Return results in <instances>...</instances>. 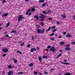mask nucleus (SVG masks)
I'll list each match as a JSON object with an SVG mask.
<instances>
[{
  "label": "nucleus",
  "mask_w": 75,
  "mask_h": 75,
  "mask_svg": "<svg viewBox=\"0 0 75 75\" xmlns=\"http://www.w3.org/2000/svg\"><path fill=\"white\" fill-rule=\"evenodd\" d=\"M36 48L37 49V50H39V47H36Z\"/></svg>",
  "instance_id": "obj_52"
},
{
  "label": "nucleus",
  "mask_w": 75,
  "mask_h": 75,
  "mask_svg": "<svg viewBox=\"0 0 75 75\" xmlns=\"http://www.w3.org/2000/svg\"><path fill=\"white\" fill-rule=\"evenodd\" d=\"M50 51H52V52H54L55 51V49L54 47H52L51 48H50L49 50Z\"/></svg>",
  "instance_id": "obj_4"
},
{
  "label": "nucleus",
  "mask_w": 75,
  "mask_h": 75,
  "mask_svg": "<svg viewBox=\"0 0 75 75\" xmlns=\"http://www.w3.org/2000/svg\"><path fill=\"white\" fill-rule=\"evenodd\" d=\"M13 61L14 62V63H15V64H16V63H17V61L16 59H14L13 60Z\"/></svg>",
  "instance_id": "obj_17"
},
{
  "label": "nucleus",
  "mask_w": 75,
  "mask_h": 75,
  "mask_svg": "<svg viewBox=\"0 0 75 75\" xmlns=\"http://www.w3.org/2000/svg\"><path fill=\"white\" fill-rule=\"evenodd\" d=\"M31 13H25V14H26V15H31Z\"/></svg>",
  "instance_id": "obj_26"
},
{
  "label": "nucleus",
  "mask_w": 75,
  "mask_h": 75,
  "mask_svg": "<svg viewBox=\"0 0 75 75\" xmlns=\"http://www.w3.org/2000/svg\"><path fill=\"white\" fill-rule=\"evenodd\" d=\"M33 66V63H30V64H29V67H32V66Z\"/></svg>",
  "instance_id": "obj_18"
},
{
  "label": "nucleus",
  "mask_w": 75,
  "mask_h": 75,
  "mask_svg": "<svg viewBox=\"0 0 75 75\" xmlns=\"http://www.w3.org/2000/svg\"><path fill=\"white\" fill-rule=\"evenodd\" d=\"M55 28V26H53L52 27L51 29L52 30H54Z\"/></svg>",
  "instance_id": "obj_31"
},
{
  "label": "nucleus",
  "mask_w": 75,
  "mask_h": 75,
  "mask_svg": "<svg viewBox=\"0 0 75 75\" xmlns=\"http://www.w3.org/2000/svg\"><path fill=\"white\" fill-rule=\"evenodd\" d=\"M34 37H33V36H32V40L33 41L34 40Z\"/></svg>",
  "instance_id": "obj_45"
},
{
  "label": "nucleus",
  "mask_w": 75,
  "mask_h": 75,
  "mask_svg": "<svg viewBox=\"0 0 75 75\" xmlns=\"http://www.w3.org/2000/svg\"><path fill=\"white\" fill-rule=\"evenodd\" d=\"M9 25H10V22H8V24L6 25V28H7V27H8L9 26Z\"/></svg>",
  "instance_id": "obj_20"
},
{
  "label": "nucleus",
  "mask_w": 75,
  "mask_h": 75,
  "mask_svg": "<svg viewBox=\"0 0 75 75\" xmlns=\"http://www.w3.org/2000/svg\"><path fill=\"white\" fill-rule=\"evenodd\" d=\"M3 16L4 17H6V16H7L8 15V13H3Z\"/></svg>",
  "instance_id": "obj_10"
},
{
  "label": "nucleus",
  "mask_w": 75,
  "mask_h": 75,
  "mask_svg": "<svg viewBox=\"0 0 75 75\" xmlns=\"http://www.w3.org/2000/svg\"><path fill=\"white\" fill-rule=\"evenodd\" d=\"M30 47V44L28 45L27 46V47H28V48H29Z\"/></svg>",
  "instance_id": "obj_44"
},
{
  "label": "nucleus",
  "mask_w": 75,
  "mask_h": 75,
  "mask_svg": "<svg viewBox=\"0 0 75 75\" xmlns=\"http://www.w3.org/2000/svg\"><path fill=\"white\" fill-rule=\"evenodd\" d=\"M2 56L3 57H6V54H4Z\"/></svg>",
  "instance_id": "obj_37"
},
{
  "label": "nucleus",
  "mask_w": 75,
  "mask_h": 75,
  "mask_svg": "<svg viewBox=\"0 0 75 75\" xmlns=\"http://www.w3.org/2000/svg\"><path fill=\"white\" fill-rule=\"evenodd\" d=\"M43 20H44V19H41L40 21H43Z\"/></svg>",
  "instance_id": "obj_54"
},
{
  "label": "nucleus",
  "mask_w": 75,
  "mask_h": 75,
  "mask_svg": "<svg viewBox=\"0 0 75 75\" xmlns=\"http://www.w3.org/2000/svg\"><path fill=\"white\" fill-rule=\"evenodd\" d=\"M6 37H9L8 35H6Z\"/></svg>",
  "instance_id": "obj_49"
},
{
  "label": "nucleus",
  "mask_w": 75,
  "mask_h": 75,
  "mask_svg": "<svg viewBox=\"0 0 75 75\" xmlns=\"http://www.w3.org/2000/svg\"><path fill=\"white\" fill-rule=\"evenodd\" d=\"M25 1L26 2H28V1H30V0H25Z\"/></svg>",
  "instance_id": "obj_48"
},
{
  "label": "nucleus",
  "mask_w": 75,
  "mask_h": 75,
  "mask_svg": "<svg viewBox=\"0 0 75 75\" xmlns=\"http://www.w3.org/2000/svg\"><path fill=\"white\" fill-rule=\"evenodd\" d=\"M55 69L52 68L51 69H50V71H54L55 70Z\"/></svg>",
  "instance_id": "obj_38"
},
{
  "label": "nucleus",
  "mask_w": 75,
  "mask_h": 75,
  "mask_svg": "<svg viewBox=\"0 0 75 75\" xmlns=\"http://www.w3.org/2000/svg\"><path fill=\"white\" fill-rule=\"evenodd\" d=\"M57 24H60V23L59 21L57 22Z\"/></svg>",
  "instance_id": "obj_46"
},
{
  "label": "nucleus",
  "mask_w": 75,
  "mask_h": 75,
  "mask_svg": "<svg viewBox=\"0 0 75 75\" xmlns=\"http://www.w3.org/2000/svg\"><path fill=\"white\" fill-rule=\"evenodd\" d=\"M62 17L63 18H66L67 17H66V16H65V15H64L62 16Z\"/></svg>",
  "instance_id": "obj_36"
},
{
  "label": "nucleus",
  "mask_w": 75,
  "mask_h": 75,
  "mask_svg": "<svg viewBox=\"0 0 75 75\" xmlns=\"http://www.w3.org/2000/svg\"><path fill=\"white\" fill-rule=\"evenodd\" d=\"M1 39L2 40H4V38L3 37H2V38Z\"/></svg>",
  "instance_id": "obj_56"
},
{
  "label": "nucleus",
  "mask_w": 75,
  "mask_h": 75,
  "mask_svg": "<svg viewBox=\"0 0 75 75\" xmlns=\"http://www.w3.org/2000/svg\"><path fill=\"white\" fill-rule=\"evenodd\" d=\"M71 37V35H70L69 34H68L66 35V37Z\"/></svg>",
  "instance_id": "obj_11"
},
{
  "label": "nucleus",
  "mask_w": 75,
  "mask_h": 75,
  "mask_svg": "<svg viewBox=\"0 0 75 75\" xmlns=\"http://www.w3.org/2000/svg\"><path fill=\"white\" fill-rule=\"evenodd\" d=\"M40 16L39 17H38V16H34V17L35 18H36L37 20H39V18H43V19H45V17H45L44 15H43L41 13L40 14Z\"/></svg>",
  "instance_id": "obj_1"
},
{
  "label": "nucleus",
  "mask_w": 75,
  "mask_h": 75,
  "mask_svg": "<svg viewBox=\"0 0 75 75\" xmlns=\"http://www.w3.org/2000/svg\"><path fill=\"white\" fill-rule=\"evenodd\" d=\"M62 64L64 65H68V64H69V63H63Z\"/></svg>",
  "instance_id": "obj_28"
},
{
  "label": "nucleus",
  "mask_w": 75,
  "mask_h": 75,
  "mask_svg": "<svg viewBox=\"0 0 75 75\" xmlns=\"http://www.w3.org/2000/svg\"><path fill=\"white\" fill-rule=\"evenodd\" d=\"M61 55H62V54H61V53H60L58 55L57 57L56 58H59V57H60L61 56Z\"/></svg>",
  "instance_id": "obj_12"
},
{
  "label": "nucleus",
  "mask_w": 75,
  "mask_h": 75,
  "mask_svg": "<svg viewBox=\"0 0 75 75\" xmlns=\"http://www.w3.org/2000/svg\"><path fill=\"white\" fill-rule=\"evenodd\" d=\"M35 8H33L32 9V11H35Z\"/></svg>",
  "instance_id": "obj_27"
},
{
  "label": "nucleus",
  "mask_w": 75,
  "mask_h": 75,
  "mask_svg": "<svg viewBox=\"0 0 75 75\" xmlns=\"http://www.w3.org/2000/svg\"><path fill=\"white\" fill-rule=\"evenodd\" d=\"M57 29H54V30H52V32L53 33H54V32H55V31H56Z\"/></svg>",
  "instance_id": "obj_35"
},
{
  "label": "nucleus",
  "mask_w": 75,
  "mask_h": 75,
  "mask_svg": "<svg viewBox=\"0 0 75 75\" xmlns=\"http://www.w3.org/2000/svg\"><path fill=\"white\" fill-rule=\"evenodd\" d=\"M63 34H64V35H65V34H66V32H63Z\"/></svg>",
  "instance_id": "obj_51"
},
{
  "label": "nucleus",
  "mask_w": 75,
  "mask_h": 75,
  "mask_svg": "<svg viewBox=\"0 0 75 75\" xmlns=\"http://www.w3.org/2000/svg\"><path fill=\"white\" fill-rule=\"evenodd\" d=\"M54 35V33H52V34L50 35V36H52V35Z\"/></svg>",
  "instance_id": "obj_43"
},
{
  "label": "nucleus",
  "mask_w": 75,
  "mask_h": 75,
  "mask_svg": "<svg viewBox=\"0 0 75 75\" xmlns=\"http://www.w3.org/2000/svg\"><path fill=\"white\" fill-rule=\"evenodd\" d=\"M48 20H49L50 21L52 20V18H48Z\"/></svg>",
  "instance_id": "obj_30"
},
{
  "label": "nucleus",
  "mask_w": 75,
  "mask_h": 75,
  "mask_svg": "<svg viewBox=\"0 0 75 75\" xmlns=\"http://www.w3.org/2000/svg\"><path fill=\"white\" fill-rule=\"evenodd\" d=\"M2 74H5V71H4L2 72Z\"/></svg>",
  "instance_id": "obj_61"
},
{
  "label": "nucleus",
  "mask_w": 75,
  "mask_h": 75,
  "mask_svg": "<svg viewBox=\"0 0 75 75\" xmlns=\"http://www.w3.org/2000/svg\"><path fill=\"white\" fill-rule=\"evenodd\" d=\"M34 74H36L37 75V74H38V72L37 71L35 72H34Z\"/></svg>",
  "instance_id": "obj_42"
},
{
  "label": "nucleus",
  "mask_w": 75,
  "mask_h": 75,
  "mask_svg": "<svg viewBox=\"0 0 75 75\" xmlns=\"http://www.w3.org/2000/svg\"><path fill=\"white\" fill-rule=\"evenodd\" d=\"M51 13V11H47V13Z\"/></svg>",
  "instance_id": "obj_39"
},
{
  "label": "nucleus",
  "mask_w": 75,
  "mask_h": 75,
  "mask_svg": "<svg viewBox=\"0 0 75 75\" xmlns=\"http://www.w3.org/2000/svg\"><path fill=\"white\" fill-rule=\"evenodd\" d=\"M22 18H23V15H21L18 17V21H20V20H21Z\"/></svg>",
  "instance_id": "obj_5"
},
{
  "label": "nucleus",
  "mask_w": 75,
  "mask_h": 75,
  "mask_svg": "<svg viewBox=\"0 0 75 75\" xmlns=\"http://www.w3.org/2000/svg\"><path fill=\"white\" fill-rule=\"evenodd\" d=\"M44 31H45V29H42V31L40 29H38L37 30V32L38 33H44Z\"/></svg>",
  "instance_id": "obj_2"
},
{
  "label": "nucleus",
  "mask_w": 75,
  "mask_h": 75,
  "mask_svg": "<svg viewBox=\"0 0 75 75\" xmlns=\"http://www.w3.org/2000/svg\"><path fill=\"white\" fill-rule=\"evenodd\" d=\"M48 74V73H47V72H45V74Z\"/></svg>",
  "instance_id": "obj_63"
},
{
  "label": "nucleus",
  "mask_w": 75,
  "mask_h": 75,
  "mask_svg": "<svg viewBox=\"0 0 75 75\" xmlns=\"http://www.w3.org/2000/svg\"><path fill=\"white\" fill-rule=\"evenodd\" d=\"M13 71L10 70L8 72L7 74L8 75H12L13 74Z\"/></svg>",
  "instance_id": "obj_3"
},
{
  "label": "nucleus",
  "mask_w": 75,
  "mask_h": 75,
  "mask_svg": "<svg viewBox=\"0 0 75 75\" xmlns=\"http://www.w3.org/2000/svg\"><path fill=\"white\" fill-rule=\"evenodd\" d=\"M73 18L74 19V20H75V15L73 16Z\"/></svg>",
  "instance_id": "obj_53"
},
{
  "label": "nucleus",
  "mask_w": 75,
  "mask_h": 75,
  "mask_svg": "<svg viewBox=\"0 0 75 75\" xmlns=\"http://www.w3.org/2000/svg\"><path fill=\"white\" fill-rule=\"evenodd\" d=\"M67 61V60H64V62H66Z\"/></svg>",
  "instance_id": "obj_60"
},
{
  "label": "nucleus",
  "mask_w": 75,
  "mask_h": 75,
  "mask_svg": "<svg viewBox=\"0 0 75 75\" xmlns=\"http://www.w3.org/2000/svg\"><path fill=\"white\" fill-rule=\"evenodd\" d=\"M45 4H46V3H45L44 4H42V7H44V6H45Z\"/></svg>",
  "instance_id": "obj_32"
},
{
  "label": "nucleus",
  "mask_w": 75,
  "mask_h": 75,
  "mask_svg": "<svg viewBox=\"0 0 75 75\" xmlns=\"http://www.w3.org/2000/svg\"><path fill=\"white\" fill-rule=\"evenodd\" d=\"M50 40L52 41H53L55 40V38H51Z\"/></svg>",
  "instance_id": "obj_33"
},
{
  "label": "nucleus",
  "mask_w": 75,
  "mask_h": 75,
  "mask_svg": "<svg viewBox=\"0 0 75 75\" xmlns=\"http://www.w3.org/2000/svg\"><path fill=\"white\" fill-rule=\"evenodd\" d=\"M60 45H64V42H62L60 43Z\"/></svg>",
  "instance_id": "obj_16"
},
{
  "label": "nucleus",
  "mask_w": 75,
  "mask_h": 75,
  "mask_svg": "<svg viewBox=\"0 0 75 75\" xmlns=\"http://www.w3.org/2000/svg\"><path fill=\"white\" fill-rule=\"evenodd\" d=\"M24 44H25L24 43H23L22 44H21V46H23V45H24Z\"/></svg>",
  "instance_id": "obj_40"
},
{
  "label": "nucleus",
  "mask_w": 75,
  "mask_h": 75,
  "mask_svg": "<svg viewBox=\"0 0 75 75\" xmlns=\"http://www.w3.org/2000/svg\"><path fill=\"white\" fill-rule=\"evenodd\" d=\"M2 51L4 52H7L8 51V49H4L2 50Z\"/></svg>",
  "instance_id": "obj_6"
},
{
  "label": "nucleus",
  "mask_w": 75,
  "mask_h": 75,
  "mask_svg": "<svg viewBox=\"0 0 75 75\" xmlns=\"http://www.w3.org/2000/svg\"><path fill=\"white\" fill-rule=\"evenodd\" d=\"M41 24L42 26H44V23L42 22L41 23Z\"/></svg>",
  "instance_id": "obj_29"
},
{
  "label": "nucleus",
  "mask_w": 75,
  "mask_h": 75,
  "mask_svg": "<svg viewBox=\"0 0 75 75\" xmlns=\"http://www.w3.org/2000/svg\"><path fill=\"white\" fill-rule=\"evenodd\" d=\"M19 53H20V54H22V52H20Z\"/></svg>",
  "instance_id": "obj_59"
},
{
  "label": "nucleus",
  "mask_w": 75,
  "mask_h": 75,
  "mask_svg": "<svg viewBox=\"0 0 75 75\" xmlns=\"http://www.w3.org/2000/svg\"><path fill=\"white\" fill-rule=\"evenodd\" d=\"M6 0H3V1H2V2L3 3V4H4V3H6Z\"/></svg>",
  "instance_id": "obj_34"
},
{
  "label": "nucleus",
  "mask_w": 75,
  "mask_h": 75,
  "mask_svg": "<svg viewBox=\"0 0 75 75\" xmlns=\"http://www.w3.org/2000/svg\"><path fill=\"white\" fill-rule=\"evenodd\" d=\"M44 0H39V3H42V2H44Z\"/></svg>",
  "instance_id": "obj_13"
},
{
  "label": "nucleus",
  "mask_w": 75,
  "mask_h": 75,
  "mask_svg": "<svg viewBox=\"0 0 75 75\" xmlns=\"http://www.w3.org/2000/svg\"><path fill=\"white\" fill-rule=\"evenodd\" d=\"M72 44H75V42H73L71 43Z\"/></svg>",
  "instance_id": "obj_47"
},
{
  "label": "nucleus",
  "mask_w": 75,
  "mask_h": 75,
  "mask_svg": "<svg viewBox=\"0 0 75 75\" xmlns=\"http://www.w3.org/2000/svg\"><path fill=\"white\" fill-rule=\"evenodd\" d=\"M20 51H18H18H17V52H19V53H20Z\"/></svg>",
  "instance_id": "obj_58"
},
{
  "label": "nucleus",
  "mask_w": 75,
  "mask_h": 75,
  "mask_svg": "<svg viewBox=\"0 0 75 75\" xmlns=\"http://www.w3.org/2000/svg\"><path fill=\"white\" fill-rule=\"evenodd\" d=\"M42 57H38V59L39 60L40 62H42V61H41L42 60Z\"/></svg>",
  "instance_id": "obj_9"
},
{
  "label": "nucleus",
  "mask_w": 75,
  "mask_h": 75,
  "mask_svg": "<svg viewBox=\"0 0 75 75\" xmlns=\"http://www.w3.org/2000/svg\"><path fill=\"white\" fill-rule=\"evenodd\" d=\"M48 48H51V46H47Z\"/></svg>",
  "instance_id": "obj_41"
},
{
  "label": "nucleus",
  "mask_w": 75,
  "mask_h": 75,
  "mask_svg": "<svg viewBox=\"0 0 75 75\" xmlns=\"http://www.w3.org/2000/svg\"><path fill=\"white\" fill-rule=\"evenodd\" d=\"M65 47H70V45H69V44H68L65 45Z\"/></svg>",
  "instance_id": "obj_25"
},
{
  "label": "nucleus",
  "mask_w": 75,
  "mask_h": 75,
  "mask_svg": "<svg viewBox=\"0 0 75 75\" xmlns=\"http://www.w3.org/2000/svg\"><path fill=\"white\" fill-rule=\"evenodd\" d=\"M14 33V30H12L11 32V33Z\"/></svg>",
  "instance_id": "obj_62"
},
{
  "label": "nucleus",
  "mask_w": 75,
  "mask_h": 75,
  "mask_svg": "<svg viewBox=\"0 0 75 75\" xmlns=\"http://www.w3.org/2000/svg\"><path fill=\"white\" fill-rule=\"evenodd\" d=\"M37 37V35H35V37Z\"/></svg>",
  "instance_id": "obj_64"
},
{
  "label": "nucleus",
  "mask_w": 75,
  "mask_h": 75,
  "mask_svg": "<svg viewBox=\"0 0 75 75\" xmlns=\"http://www.w3.org/2000/svg\"><path fill=\"white\" fill-rule=\"evenodd\" d=\"M62 36H59V37L58 38H62Z\"/></svg>",
  "instance_id": "obj_50"
},
{
  "label": "nucleus",
  "mask_w": 75,
  "mask_h": 75,
  "mask_svg": "<svg viewBox=\"0 0 75 75\" xmlns=\"http://www.w3.org/2000/svg\"><path fill=\"white\" fill-rule=\"evenodd\" d=\"M24 72H19L18 73V74H23Z\"/></svg>",
  "instance_id": "obj_21"
},
{
  "label": "nucleus",
  "mask_w": 75,
  "mask_h": 75,
  "mask_svg": "<svg viewBox=\"0 0 75 75\" xmlns=\"http://www.w3.org/2000/svg\"><path fill=\"white\" fill-rule=\"evenodd\" d=\"M42 13L44 14H47V13L46 12H45V11H42Z\"/></svg>",
  "instance_id": "obj_19"
},
{
  "label": "nucleus",
  "mask_w": 75,
  "mask_h": 75,
  "mask_svg": "<svg viewBox=\"0 0 75 75\" xmlns=\"http://www.w3.org/2000/svg\"><path fill=\"white\" fill-rule=\"evenodd\" d=\"M17 32V31L15 30V31H14V33H16Z\"/></svg>",
  "instance_id": "obj_57"
},
{
  "label": "nucleus",
  "mask_w": 75,
  "mask_h": 75,
  "mask_svg": "<svg viewBox=\"0 0 75 75\" xmlns=\"http://www.w3.org/2000/svg\"><path fill=\"white\" fill-rule=\"evenodd\" d=\"M47 56H43V59H46V58H47Z\"/></svg>",
  "instance_id": "obj_15"
},
{
  "label": "nucleus",
  "mask_w": 75,
  "mask_h": 75,
  "mask_svg": "<svg viewBox=\"0 0 75 75\" xmlns=\"http://www.w3.org/2000/svg\"><path fill=\"white\" fill-rule=\"evenodd\" d=\"M8 68H9V69H11V68H13V67H11V65H9L8 67Z\"/></svg>",
  "instance_id": "obj_14"
},
{
  "label": "nucleus",
  "mask_w": 75,
  "mask_h": 75,
  "mask_svg": "<svg viewBox=\"0 0 75 75\" xmlns=\"http://www.w3.org/2000/svg\"><path fill=\"white\" fill-rule=\"evenodd\" d=\"M45 50H46V51H48V49H45Z\"/></svg>",
  "instance_id": "obj_55"
},
{
  "label": "nucleus",
  "mask_w": 75,
  "mask_h": 75,
  "mask_svg": "<svg viewBox=\"0 0 75 75\" xmlns=\"http://www.w3.org/2000/svg\"><path fill=\"white\" fill-rule=\"evenodd\" d=\"M51 29V27H49V29H47V30H46V31H49Z\"/></svg>",
  "instance_id": "obj_24"
},
{
  "label": "nucleus",
  "mask_w": 75,
  "mask_h": 75,
  "mask_svg": "<svg viewBox=\"0 0 75 75\" xmlns=\"http://www.w3.org/2000/svg\"><path fill=\"white\" fill-rule=\"evenodd\" d=\"M36 28H40V25H36Z\"/></svg>",
  "instance_id": "obj_23"
},
{
  "label": "nucleus",
  "mask_w": 75,
  "mask_h": 75,
  "mask_svg": "<svg viewBox=\"0 0 75 75\" xmlns=\"http://www.w3.org/2000/svg\"><path fill=\"white\" fill-rule=\"evenodd\" d=\"M65 50H66L67 51H70L71 48L69 47H66L65 48Z\"/></svg>",
  "instance_id": "obj_8"
},
{
  "label": "nucleus",
  "mask_w": 75,
  "mask_h": 75,
  "mask_svg": "<svg viewBox=\"0 0 75 75\" xmlns=\"http://www.w3.org/2000/svg\"><path fill=\"white\" fill-rule=\"evenodd\" d=\"M31 11V10L29 9L27 11L26 13H29V12H30Z\"/></svg>",
  "instance_id": "obj_22"
},
{
  "label": "nucleus",
  "mask_w": 75,
  "mask_h": 75,
  "mask_svg": "<svg viewBox=\"0 0 75 75\" xmlns=\"http://www.w3.org/2000/svg\"><path fill=\"white\" fill-rule=\"evenodd\" d=\"M33 51H36V49L34 47L33 48H32L30 50V51L31 52H33Z\"/></svg>",
  "instance_id": "obj_7"
}]
</instances>
